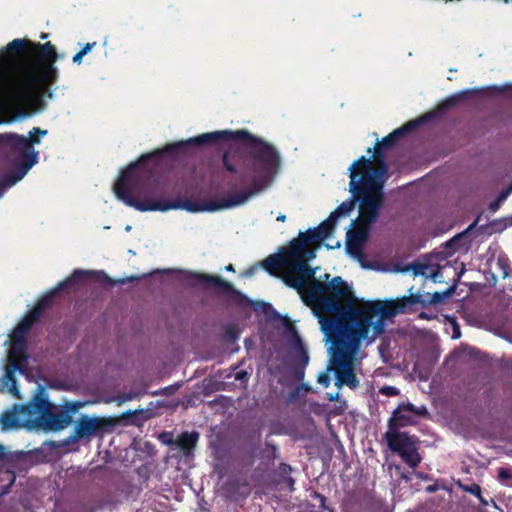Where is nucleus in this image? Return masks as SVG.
I'll return each instance as SVG.
<instances>
[{
  "label": "nucleus",
  "instance_id": "obj_1",
  "mask_svg": "<svg viewBox=\"0 0 512 512\" xmlns=\"http://www.w3.org/2000/svg\"><path fill=\"white\" fill-rule=\"evenodd\" d=\"M277 149L246 129L203 133L129 164L114 184L138 211L214 212L244 204L280 167Z\"/></svg>",
  "mask_w": 512,
  "mask_h": 512
},
{
  "label": "nucleus",
  "instance_id": "obj_2",
  "mask_svg": "<svg viewBox=\"0 0 512 512\" xmlns=\"http://www.w3.org/2000/svg\"><path fill=\"white\" fill-rule=\"evenodd\" d=\"M59 56L51 42L16 38L0 50V92L12 105L34 112L43 109L44 98H52L58 81Z\"/></svg>",
  "mask_w": 512,
  "mask_h": 512
},
{
  "label": "nucleus",
  "instance_id": "obj_3",
  "mask_svg": "<svg viewBox=\"0 0 512 512\" xmlns=\"http://www.w3.org/2000/svg\"><path fill=\"white\" fill-rule=\"evenodd\" d=\"M385 330V324L365 304L360 311H351L346 317L323 323L321 331L331 344L329 369L334 370L336 386L358 388L359 380L354 373L355 356L362 342L372 344Z\"/></svg>",
  "mask_w": 512,
  "mask_h": 512
},
{
  "label": "nucleus",
  "instance_id": "obj_4",
  "mask_svg": "<svg viewBox=\"0 0 512 512\" xmlns=\"http://www.w3.org/2000/svg\"><path fill=\"white\" fill-rule=\"evenodd\" d=\"M296 245L300 250L298 242ZM315 257V251H308L306 255L298 251L297 255L291 258L288 268L308 282L306 293H302V301L312 309L322 327L328 320L341 319L351 311H360L365 301L359 300L340 276L333 277L329 282L317 280L316 268L308 264Z\"/></svg>",
  "mask_w": 512,
  "mask_h": 512
},
{
  "label": "nucleus",
  "instance_id": "obj_5",
  "mask_svg": "<svg viewBox=\"0 0 512 512\" xmlns=\"http://www.w3.org/2000/svg\"><path fill=\"white\" fill-rule=\"evenodd\" d=\"M349 170V190L353 198L359 201L357 221L371 225L376 222L383 204L382 176L386 173L387 166L381 161L380 168H374L370 158L361 156L352 163Z\"/></svg>",
  "mask_w": 512,
  "mask_h": 512
},
{
  "label": "nucleus",
  "instance_id": "obj_6",
  "mask_svg": "<svg viewBox=\"0 0 512 512\" xmlns=\"http://www.w3.org/2000/svg\"><path fill=\"white\" fill-rule=\"evenodd\" d=\"M89 276V272L76 269L64 281L60 282L55 288L51 289L44 296L39 298L34 307L23 317V319L14 328L11 338L13 341L9 354V367L12 370L23 372L27 362V336L32 327L40 321L44 312L52 306L54 298L65 288L73 286Z\"/></svg>",
  "mask_w": 512,
  "mask_h": 512
},
{
  "label": "nucleus",
  "instance_id": "obj_7",
  "mask_svg": "<svg viewBox=\"0 0 512 512\" xmlns=\"http://www.w3.org/2000/svg\"><path fill=\"white\" fill-rule=\"evenodd\" d=\"M410 295L403 296L396 300L382 301V300H366L364 304L373 313V315L381 320L386 325V320L394 317L399 313H407L412 310L415 305L423 307L443 303L454 293V287L447 288L444 292L434 293H412L410 288Z\"/></svg>",
  "mask_w": 512,
  "mask_h": 512
},
{
  "label": "nucleus",
  "instance_id": "obj_8",
  "mask_svg": "<svg viewBox=\"0 0 512 512\" xmlns=\"http://www.w3.org/2000/svg\"><path fill=\"white\" fill-rule=\"evenodd\" d=\"M117 419L113 417H97L89 415H81L76 422L73 432L65 439L61 440L57 447L66 448L68 452L78 451L77 442L85 439L90 441L91 438L111 432L117 424Z\"/></svg>",
  "mask_w": 512,
  "mask_h": 512
},
{
  "label": "nucleus",
  "instance_id": "obj_9",
  "mask_svg": "<svg viewBox=\"0 0 512 512\" xmlns=\"http://www.w3.org/2000/svg\"><path fill=\"white\" fill-rule=\"evenodd\" d=\"M199 282L207 287L214 288L218 293L228 295L238 306H252L255 311L261 309L264 313L274 311L272 305L263 301H252L245 294L234 288V286L218 275L200 274Z\"/></svg>",
  "mask_w": 512,
  "mask_h": 512
},
{
  "label": "nucleus",
  "instance_id": "obj_10",
  "mask_svg": "<svg viewBox=\"0 0 512 512\" xmlns=\"http://www.w3.org/2000/svg\"><path fill=\"white\" fill-rule=\"evenodd\" d=\"M389 449L401 457L411 468H416L422 461L418 452L419 439L407 432L387 431L384 434Z\"/></svg>",
  "mask_w": 512,
  "mask_h": 512
},
{
  "label": "nucleus",
  "instance_id": "obj_11",
  "mask_svg": "<svg viewBox=\"0 0 512 512\" xmlns=\"http://www.w3.org/2000/svg\"><path fill=\"white\" fill-rule=\"evenodd\" d=\"M0 147L3 152L14 155H19V160L16 162L14 168L11 170L12 176L9 179L10 184H16L24 178L19 170L29 160V154L25 146V136L17 133H3L0 134Z\"/></svg>",
  "mask_w": 512,
  "mask_h": 512
},
{
  "label": "nucleus",
  "instance_id": "obj_12",
  "mask_svg": "<svg viewBox=\"0 0 512 512\" xmlns=\"http://www.w3.org/2000/svg\"><path fill=\"white\" fill-rule=\"evenodd\" d=\"M426 117L427 116H420L416 119L407 122L401 127L393 130L387 136L383 137L380 142H377L376 146L374 147L373 153V158L378 164L377 168H380L381 161L385 163L382 148L389 149L394 147L402 137L406 136L419 126L423 125V120H425Z\"/></svg>",
  "mask_w": 512,
  "mask_h": 512
},
{
  "label": "nucleus",
  "instance_id": "obj_13",
  "mask_svg": "<svg viewBox=\"0 0 512 512\" xmlns=\"http://www.w3.org/2000/svg\"><path fill=\"white\" fill-rule=\"evenodd\" d=\"M83 406V402L73 401L66 402L61 409L56 411L50 409L42 420V424L49 430H62L72 423V414L76 413Z\"/></svg>",
  "mask_w": 512,
  "mask_h": 512
},
{
  "label": "nucleus",
  "instance_id": "obj_14",
  "mask_svg": "<svg viewBox=\"0 0 512 512\" xmlns=\"http://www.w3.org/2000/svg\"><path fill=\"white\" fill-rule=\"evenodd\" d=\"M333 231L334 228L327 220H324L318 227L308 229L306 232H300L298 238H294L292 241L298 242L300 254L306 255L308 251H315L309 245L319 246L322 241L330 237Z\"/></svg>",
  "mask_w": 512,
  "mask_h": 512
},
{
  "label": "nucleus",
  "instance_id": "obj_15",
  "mask_svg": "<svg viewBox=\"0 0 512 512\" xmlns=\"http://www.w3.org/2000/svg\"><path fill=\"white\" fill-rule=\"evenodd\" d=\"M406 412L422 417L428 415V410L425 406L416 407L412 403L399 404L388 421V431H397L399 428L415 424L413 417Z\"/></svg>",
  "mask_w": 512,
  "mask_h": 512
},
{
  "label": "nucleus",
  "instance_id": "obj_16",
  "mask_svg": "<svg viewBox=\"0 0 512 512\" xmlns=\"http://www.w3.org/2000/svg\"><path fill=\"white\" fill-rule=\"evenodd\" d=\"M296 243V241H290L287 248H283L278 254L270 255L263 260V268L272 275L283 268H288L291 258H294L298 252Z\"/></svg>",
  "mask_w": 512,
  "mask_h": 512
},
{
  "label": "nucleus",
  "instance_id": "obj_17",
  "mask_svg": "<svg viewBox=\"0 0 512 512\" xmlns=\"http://www.w3.org/2000/svg\"><path fill=\"white\" fill-rule=\"evenodd\" d=\"M370 225L354 221L353 229L347 232L346 249L351 255L362 256L363 245L368 237Z\"/></svg>",
  "mask_w": 512,
  "mask_h": 512
},
{
  "label": "nucleus",
  "instance_id": "obj_18",
  "mask_svg": "<svg viewBox=\"0 0 512 512\" xmlns=\"http://www.w3.org/2000/svg\"><path fill=\"white\" fill-rule=\"evenodd\" d=\"M50 409L51 403L43 391H40L39 394L34 396L30 402L25 405H21L18 412L28 417L38 416L42 421Z\"/></svg>",
  "mask_w": 512,
  "mask_h": 512
},
{
  "label": "nucleus",
  "instance_id": "obj_19",
  "mask_svg": "<svg viewBox=\"0 0 512 512\" xmlns=\"http://www.w3.org/2000/svg\"><path fill=\"white\" fill-rule=\"evenodd\" d=\"M48 131L39 127H34L29 131L28 137H25V146L29 154V160L19 170L22 175H26L28 171L38 162V152L34 149L33 145L39 144L41 137L47 135Z\"/></svg>",
  "mask_w": 512,
  "mask_h": 512
},
{
  "label": "nucleus",
  "instance_id": "obj_20",
  "mask_svg": "<svg viewBox=\"0 0 512 512\" xmlns=\"http://www.w3.org/2000/svg\"><path fill=\"white\" fill-rule=\"evenodd\" d=\"M476 92V90H466L455 93L445 100H443L434 110L429 111L422 116H427L425 120H423V125L431 122L436 118L442 117L445 111L457 106L458 104L464 102L467 99L469 93Z\"/></svg>",
  "mask_w": 512,
  "mask_h": 512
},
{
  "label": "nucleus",
  "instance_id": "obj_21",
  "mask_svg": "<svg viewBox=\"0 0 512 512\" xmlns=\"http://www.w3.org/2000/svg\"><path fill=\"white\" fill-rule=\"evenodd\" d=\"M168 436L170 440H164L165 445L178 447L187 457L193 455V451L199 439L197 432H182L177 439H173L172 433L164 432L163 438Z\"/></svg>",
  "mask_w": 512,
  "mask_h": 512
},
{
  "label": "nucleus",
  "instance_id": "obj_22",
  "mask_svg": "<svg viewBox=\"0 0 512 512\" xmlns=\"http://www.w3.org/2000/svg\"><path fill=\"white\" fill-rule=\"evenodd\" d=\"M285 284L295 290L302 297V293H306L308 282L296 272L289 269V272L283 277Z\"/></svg>",
  "mask_w": 512,
  "mask_h": 512
},
{
  "label": "nucleus",
  "instance_id": "obj_23",
  "mask_svg": "<svg viewBox=\"0 0 512 512\" xmlns=\"http://www.w3.org/2000/svg\"><path fill=\"white\" fill-rule=\"evenodd\" d=\"M355 201L356 200L354 198H352L351 200H346L342 202L333 212L330 213L326 220L334 229L339 217L347 215L354 209Z\"/></svg>",
  "mask_w": 512,
  "mask_h": 512
},
{
  "label": "nucleus",
  "instance_id": "obj_24",
  "mask_svg": "<svg viewBox=\"0 0 512 512\" xmlns=\"http://www.w3.org/2000/svg\"><path fill=\"white\" fill-rule=\"evenodd\" d=\"M248 486H249L248 482L245 479L235 478V479H231V480L227 481V483L224 486V489L230 498L236 499L237 495L246 497L249 494L248 490L243 493L239 492L241 487H244L247 489Z\"/></svg>",
  "mask_w": 512,
  "mask_h": 512
},
{
  "label": "nucleus",
  "instance_id": "obj_25",
  "mask_svg": "<svg viewBox=\"0 0 512 512\" xmlns=\"http://www.w3.org/2000/svg\"><path fill=\"white\" fill-rule=\"evenodd\" d=\"M0 425L3 431L12 429V428H20L24 424L18 418L16 412L6 411L0 417Z\"/></svg>",
  "mask_w": 512,
  "mask_h": 512
},
{
  "label": "nucleus",
  "instance_id": "obj_26",
  "mask_svg": "<svg viewBox=\"0 0 512 512\" xmlns=\"http://www.w3.org/2000/svg\"><path fill=\"white\" fill-rule=\"evenodd\" d=\"M410 269L413 271L414 276L422 275L425 277H430L434 282L437 281V278L440 274L439 268L432 271L431 273H428L427 271L430 269V265L420 262H413L411 265H409V267H407L406 270Z\"/></svg>",
  "mask_w": 512,
  "mask_h": 512
},
{
  "label": "nucleus",
  "instance_id": "obj_27",
  "mask_svg": "<svg viewBox=\"0 0 512 512\" xmlns=\"http://www.w3.org/2000/svg\"><path fill=\"white\" fill-rule=\"evenodd\" d=\"M291 465L287 463H281L278 467L277 474L281 481L285 483L292 491L294 489L295 480L290 476L292 472Z\"/></svg>",
  "mask_w": 512,
  "mask_h": 512
},
{
  "label": "nucleus",
  "instance_id": "obj_28",
  "mask_svg": "<svg viewBox=\"0 0 512 512\" xmlns=\"http://www.w3.org/2000/svg\"><path fill=\"white\" fill-rule=\"evenodd\" d=\"M461 487H462L463 491L468 492V493L476 496L479 499V501L481 502L482 505H484V506L488 505L487 500L481 494V487H480V485H478L476 483H472L471 485H464V486H461Z\"/></svg>",
  "mask_w": 512,
  "mask_h": 512
},
{
  "label": "nucleus",
  "instance_id": "obj_29",
  "mask_svg": "<svg viewBox=\"0 0 512 512\" xmlns=\"http://www.w3.org/2000/svg\"><path fill=\"white\" fill-rule=\"evenodd\" d=\"M511 190H512V188L509 187L507 190L502 191L499 194V196L489 204V210L491 212H496L499 209L501 203L506 199V197L508 196V194L510 193Z\"/></svg>",
  "mask_w": 512,
  "mask_h": 512
},
{
  "label": "nucleus",
  "instance_id": "obj_30",
  "mask_svg": "<svg viewBox=\"0 0 512 512\" xmlns=\"http://www.w3.org/2000/svg\"><path fill=\"white\" fill-rule=\"evenodd\" d=\"M12 176V172L9 171L2 178H0V198L4 195L7 188L12 187L14 184H10V178Z\"/></svg>",
  "mask_w": 512,
  "mask_h": 512
},
{
  "label": "nucleus",
  "instance_id": "obj_31",
  "mask_svg": "<svg viewBox=\"0 0 512 512\" xmlns=\"http://www.w3.org/2000/svg\"><path fill=\"white\" fill-rule=\"evenodd\" d=\"M480 215L477 216V218L473 221V223H471L468 228L463 232V233H460V234H457L456 236H454L451 240H450V243L453 244L455 242H457L460 238H462L463 235L469 233L470 231H472L478 224L479 220H480Z\"/></svg>",
  "mask_w": 512,
  "mask_h": 512
},
{
  "label": "nucleus",
  "instance_id": "obj_32",
  "mask_svg": "<svg viewBox=\"0 0 512 512\" xmlns=\"http://www.w3.org/2000/svg\"><path fill=\"white\" fill-rule=\"evenodd\" d=\"M380 393L385 396H397L399 394V389L394 386H383L380 389Z\"/></svg>",
  "mask_w": 512,
  "mask_h": 512
},
{
  "label": "nucleus",
  "instance_id": "obj_33",
  "mask_svg": "<svg viewBox=\"0 0 512 512\" xmlns=\"http://www.w3.org/2000/svg\"><path fill=\"white\" fill-rule=\"evenodd\" d=\"M498 478L503 481L512 479V469L511 468H500L498 470Z\"/></svg>",
  "mask_w": 512,
  "mask_h": 512
},
{
  "label": "nucleus",
  "instance_id": "obj_34",
  "mask_svg": "<svg viewBox=\"0 0 512 512\" xmlns=\"http://www.w3.org/2000/svg\"><path fill=\"white\" fill-rule=\"evenodd\" d=\"M309 362V356L305 348L299 350V364L304 368Z\"/></svg>",
  "mask_w": 512,
  "mask_h": 512
},
{
  "label": "nucleus",
  "instance_id": "obj_35",
  "mask_svg": "<svg viewBox=\"0 0 512 512\" xmlns=\"http://www.w3.org/2000/svg\"><path fill=\"white\" fill-rule=\"evenodd\" d=\"M318 383L324 387H328L330 385V376L327 372H321L317 379Z\"/></svg>",
  "mask_w": 512,
  "mask_h": 512
},
{
  "label": "nucleus",
  "instance_id": "obj_36",
  "mask_svg": "<svg viewBox=\"0 0 512 512\" xmlns=\"http://www.w3.org/2000/svg\"><path fill=\"white\" fill-rule=\"evenodd\" d=\"M235 379L239 380L241 382H247L248 381V373L244 370L238 371L235 374Z\"/></svg>",
  "mask_w": 512,
  "mask_h": 512
},
{
  "label": "nucleus",
  "instance_id": "obj_37",
  "mask_svg": "<svg viewBox=\"0 0 512 512\" xmlns=\"http://www.w3.org/2000/svg\"><path fill=\"white\" fill-rule=\"evenodd\" d=\"M96 45V42H92V43H86L83 48L80 50V52L85 56L86 54H88L92 48Z\"/></svg>",
  "mask_w": 512,
  "mask_h": 512
},
{
  "label": "nucleus",
  "instance_id": "obj_38",
  "mask_svg": "<svg viewBox=\"0 0 512 512\" xmlns=\"http://www.w3.org/2000/svg\"><path fill=\"white\" fill-rule=\"evenodd\" d=\"M84 57V55L79 51L77 52L74 56H73V62L74 63H77V64H80L82 62V58Z\"/></svg>",
  "mask_w": 512,
  "mask_h": 512
},
{
  "label": "nucleus",
  "instance_id": "obj_39",
  "mask_svg": "<svg viewBox=\"0 0 512 512\" xmlns=\"http://www.w3.org/2000/svg\"><path fill=\"white\" fill-rule=\"evenodd\" d=\"M460 337V331L458 326L456 325L453 332V338H459Z\"/></svg>",
  "mask_w": 512,
  "mask_h": 512
},
{
  "label": "nucleus",
  "instance_id": "obj_40",
  "mask_svg": "<svg viewBox=\"0 0 512 512\" xmlns=\"http://www.w3.org/2000/svg\"><path fill=\"white\" fill-rule=\"evenodd\" d=\"M136 279H137L136 277L132 276V277L127 278V281H128V282H133V281H135ZM125 282H126V280H124V279H122V280H120V281H119V283H121V284H123V283H125Z\"/></svg>",
  "mask_w": 512,
  "mask_h": 512
},
{
  "label": "nucleus",
  "instance_id": "obj_41",
  "mask_svg": "<svg viewBox=\"0 0 512 512\" xmlns=\"http://www.w3.org/2000/svg\"><path fill=\"white\" fill-rule=\"evenodd\" d=\"M225 270H226V271H230V272H234V271H235V270H234V267H233V265H232V264L227 265V266L225 267Z\"/></svg>",
  "mask_w": 512,
  "mask_h": 512
},
{
  "label": "nucleus",
  "instance_id": "obj_42",
  "mask_svg": "<svg viewBox=\"0 0 512 512\" xmlns=\"http://www.w3.org/2000/svg\"><path fill=\"white\" fill-rule=\"evenodd\" d=\"M131 399H133V395L132 394H125L124 397H123V401L131 400Z\"/></svg>",
  "mask_w": 512,
  "mask_h": 512
},
{
  "label": "nucleus",
  "instance_id": "obj_43",
  "mask_svg": "<svg viewBox=\"0 0 512 512\" xmlns=\"http://www.w3.org/2000/svg\"><path fill=\"white\" fill-rule=\"evenodd\" d=\"M286 220V216L281 214L277 217V221H281V222H284Z\"/></svg>",
  "mask_w": 512,
  "mask_h": 512
},
{
  "label": "nucleus",
  "instance_id": "obj_44",
  "mask_svg": "<svg viewBox=\"0 0 512 512\" xmlns=\"http://www.w3.org/2000/svg\"><path fill=\"white\" fill-rule=\"evenodd\" d=\"M163 435H164V432L160 435V437H159V438H160V440L162 441V443L164 444V440H170V437L168 436V437H164V438H163Z\"/></svg>",
  "mask_w": 512,
  "mask_h": 512
},
{
  "label": "nucleus",
  "instance_id": "obj_45",
  "mask_svg": "<svg viewBox=\"0 0 512 512\" xmlns=\"http://www.w3.org/2000/svg\"><path fill=\"white\" fill-rule=\"evenodd\" d=\"M4 455V447L0 444V458Z\"/></svg>",
  "mask_w": 512,
  "mask_h": 512
},
{
  "label": "nucleus",
  "instance_id": "obj_46",
  "mask_svg": "<svg viewBox=\"0 0 512 512\" xmlns=\"http://www.w3.org/2000/svg\"><path fill=\"white\" fill-rule=\"evenodd\" d=\"M492 88H493L494 90H496V91H502V90H503L502 88H498L497 86H494V87H492Z\"/></svg>",
  "mask_w": 512,
  "mask_h": 512
},
{
  "label": "nucleus",
  "instance_id": "obj_47",
  "mask_svg": "<svg viewBox=\"0 0 512 512\" xmlns=\"http://www.w3.org/2000/svg\"><path fill=\"white\" fill-rule=\"evenodd\" d=\"M7 490H8V487H6V488H5V490H4L2 493H0V497H1L3 494L7 493Z\"/></svg>",
  "mask_w": 512,
  "mask_h": 512
},
{
  "label": "nucleus",
  "instance_id": "obj_48",
  "mask_svg": "<svg viewBox=\"0 0 512 512\" xmlns=\"http://www.w3.org/2000/svg\"><path fill=\"white\" fill-rule=\"evenodd\" d=\"M46 37H47V35H46L45 33H42V35H41V37H40V38H41V39H45Z\"/></svg>",
  "mask_w": 512,
  "mask_h": 512
},
{
  "label": "nucleus",
  "instance_id": "obj_49",
  "mask_svg": "<svg viewBox=\"0 0 512 512\" xmlns=\"http://www.w3.org/2000/svg\"><path fill=\"white\" fill-rule=\"evenodd\" d=\"M330 277V274H325V280L327 281Z\"/></svg>",
  "mask_w": 512,
  "mask_h": 512
},
{
  "label": "nucleus",
  "instance_id": "obj_50",
  "mask_svg": "<svg viewBox=\"0 0 512 512\" xmlns=\"http://www.w3.org/2000/svg\"><path fill=\"white\" fill-rule=\"evenodd\" d=\"M303 375H304V372H303V371H301V372L299 373V377H300V378H302V376H303Z\"/></svg>",
  "mask_w": 512,
  "mask_h": 512
},
{
  "label": "nucleus",
  "instance_id": "obj_51",
  "mask_svg": "<svg viewBox=\"0 0 512 512\" xmlns=\"http://www.w3.org/2000/svg\"><path fill=\"white\" fill-rule=\"evenodd\" d=\"M372 152V149L371 148H368L367 149V153H371Z\"/></svg>",
  "mask_w": 512,
  "mask_h": 512
},
{
  "label": "nucleus",
  "instance_id": "obj_52",
  "mask_svg": "<svg viewBox=\"0 0 512 512\" xmlns=\"http://www.w3.org/2000/svg\"><path fill=\"white\" fill-rule=\"evenodd\" d=\"M505 2H508V0H504Z\"/></svg>",
  "mask_w": 512,
  "mask_h": 512
}]
</instances>
